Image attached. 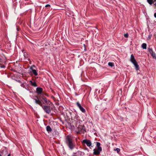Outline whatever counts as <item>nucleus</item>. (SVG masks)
<instances>
[{
	"label": "nucleus",
	"instance_id": "f03ea898",
	"mask_svg": "<svg viewBox=\"0 0 156 156\" xmlns=\"http://www.w3.org/2000/svg\"><path fill=\"white\" fill-rule=\"evenodd\" d=\"M41 107L45 112L48 114H50L51 112L50 106L49 105H42Z\"/></svg>",
	"mask_w": 156,
	"mask_h": 156
},
{
	"label": "nucleus",
	"instance_id": "a878e982",
	"mask_svg": "<svg viewBox=\"0 0 156 156\" xmlns=\"http://www.w3.org/2000/svg\"><path fill=\"white\" fill-rule=\"evenodd\" d=\"M50 6V5L49 4H47V5H45V7H49Z\"/></svg>",
	"mask_w": 156,
	"mask_h": 156
},
{
	"label": "nucleus",
	"instance_id": "4468645a",
	"mask_svg": "<svg viewBox=\"0 0 156 156\" xmlns=\"http://www.w3.org/2000/svg\"><path fill=\"white\" fill-rule=\"evenodd\" d=\"M80 127L82 128V133H84V132H86V129L84 125L82 126V127Z\"/></svg>",
	"mask_w": 156,
	"mask_h": 156
},
{
	"label": "nucleus",
	"instance_id": "473e14b6",
	"mask_svg": "<svg viewBox=\"0 0 156 156\" xmlns=\"http://www.w3.org/2000/svg\"><path fill=\"white\" fill-rule=\"evenodd\" d=\"M155 5H156V2L155 3Z\"/></svg>",
	"mask_w": 156,
	"mask_h": 156
},
{
	"label": "nucleus",
	"instance_id": "6ab92c4d",
	"mask_svg": "<svg viewBox=\"0 0 156 156\" xmlns=\"http://www.w3.org/2000/svg\"><path fill=\"white\" fill-rule=\"evenodd\" d=\"M51 102L49 100H47V102L45 103L48 105H50L51 104Z\"/></svg>",
	"mask_w": 156,
	"mask_h": 156
},
{
	"label": "nucleus",
	"instance_id": "a211bd4d",
	"mask_svg": "<svg viewBox=\"0 0 156 156\" xmlns=\"http://www.w3.org/2000/svg\"><path fill=\"white\" fill-rule=\"evenodd\" d=\"M101 144L99 142H96V146L98 148V147H100Z\"/></svg>",
	"mask_w": 156,
	"mask_h": 156
},
{
	"label": "nucleus",
	"instance_id": "72a5a7b5",
	"mask_svg": "<svg viewBox=\"0 0 156 156\" xmlns=\"http://www.w3.org/2000/svg\"><path fill=\"white\" fill-rule=\"evenodd\" d=\"M0 156H2V155L0 154Z\"/></svg>",
	"mask_w": 156,
	"mask_h": 156
},
{
	"label": "nucleus",
	"instance_id": "412c9836",
	"mask_svg": "<svg viewBox=\"0 0 156 156\" xmlns=\"http://www.w3.org/2000/svg\"><path fill=\"white\" fill-rule=\"evenodd\" d=\"M151 54L153 58H156L155 54L153 52Z\"/></svg>",
	"mask_w": 156,
	"mask_h": 156
},
{
	"label": "nucleus",
	"instance_id": "c756f323",
	"mask_svg": "<svg viewBox=\"0 0 156 156\" xmlns=\"http://www.w3.org/2000/svg\"><path fill=\"white\" fill-rule=\"evenodd\" d=\"M154 2L155 1L156 2V0H154Z\"/></svg>",
	"mask_w": 156,
	"mask_h": 156
},
{
	"label": "nucleus",
	"instance_id": "9b49d317",
	"mask_svg": "<svg viewBox=\"0 0 156 156\" xmlns=\"http://www.w3.org/2000/svg\"><path fill=\"white\" fill-rule=\"evenodd\" d=\"M82 125H79L77 127L78 129V132L79 133H82V128L80 127H82Z\"/></svg>",
	"mask_w": 156,
	"mask_h": 156
},
{
	"label": "nucleus",
	"instance_id": "39448f33",
	"mask_svg": "<svg viewBox=\"0 0 156 156\" xmlns=\"http://www.w3.org/2000/svg\"><path fill=\"white\" fill-rule=\"evenodd\" d=\"M33 99L36 104L39 105L41 107V105H42L41 102L37 96H36L34 98H33Z\"/></svg>",
	"mask_w": 156,
	"mask_h": 156
},
{
	"label": "nucleus",
	"instance_id": "dca6fc26",
	"mask_svg": "<svg viewBox=\"0 0 156 156\" xmlns=\"http://www.w3.org/2000/svg\"><path fill=\"white\" fill-rule=\"evenodd\" d=\"M148 2L150 5L152 4L154 2V0H147Z\"/></svg>",
	"mask_w": 156,
	"mask_h": 156
},
{
	"label": "nucleus",
	"instance_id": "cd10ccee",
	"mask_svg": "<svg viewBox=\"0 0 156 156\" xmlns=\"http://www.w3.org/2000/svg\"><path fill=\"white\" fill-rule=\"evenodd\" d=\"M7 156H11V154H9Z\"/></svg>",
	"mask_w": 156,
	"mask_h": 156
},
{
	"label": "nucleus",
	"instance_id": "c9c22d12",
	"mask_svg": "<svg viewBox=\"0 0 156 156\" xmlns=\"http://www.w3.org/2000/svg\"><path fill=\"white\" fill-rule=\"evenodd\" d=\"M73 156H75V155H73Z\"/></svg>",
	"mask_w": 156,
	"mask_h": 156
},
{
	"label": "nucleus",
	"instance_id": "f3484780",
	"mask_svg": "<svg viewBox=\"0 0 156 156\" xmlns=\"http://www.w3.org/2000/svg\"><path fill=\"white\" fill-rule=\"evenodd\" d=\"M42 99L44 101V103H46L47 102V99L46 97L43 96L42 97Z\"/></svg>",
	"mask_w": 156,
	"mask_h": 156
},
{
	"label": "nucleus",
	"instance_id": "b1692460",
	"mask_svg": "<svg viewBox=\"0 0 156 156\" xmlns=\"http://www.w3.org/2000/svg\"><path fill=\"white\" fill-rule=\"evenodd\" d=\"M124 36L125 37L127 38L129 36L128 34V33L125 34L124 35Z\"/></svg>",
	"mask_w": 156,
	"mask_h": 156
},
{
	"label": "nucleus",
	"instance_id": "7c9ffc66",
	"mask_svg": "<svg viewBox=\"0 0 156 156\" xmlns=\"http://www.w3.org/2000/svg\"><path fill=\"white\" fill-rule=\"evenodd\" d=\"M54 98V96H52V98Z\"/></svg>",
	"mask_w": 156,
	"mask_h": 156
},
{
	"label": "nucleus",
	"instance_id": "aec40b11",
	"mask_svg": "<svg viewBox=\"0 0 156 156\" xmlns=\"http://www.w3.org/2000/svg\"><path fill=\"white\" fill-rule=\"evenodd\" d=\"M108 65L109 66L112 67L114 66L113 63L112 62H109L108 63Z\"/></svg>",
	"mask_w": 156,
	"mask_h": 156
},
{
	"label": "nucleus",
	"instance_id": "4be33fe9",
	"mask_svg": "<svg viewBox=\"0 0 156 156\" xmlns=\"http://www.w3.org/2000/svg\"><path fill=\"white\" fill-rule=\"evenodd\" d=\"M148 50L151 54L153 52V51L152 49L149 48L148 49Z\"/></svg>",
	"mask_w": 156,
	"mask_h": 156
},
{
	"label": "nucleus",
	"instance_id": "1a4fd4ad",
	"mask_svg": "<svg viewBox=\"0 0 156 156\" xmlns=\"http://www.w3.org/2000/svg\"><path fill=\"white\" fill-rule=\"evenodd\" d=\"M28 81L29 82L31 86L34 87H36L37 86V85L35 82H33L31 80H29Z\"/></svg>",
	"mask_w": 156,
	"mask_h": 156
},
{
	"label": "nucleus",
	"instance_id": "0eeeda50",
	"mask_svg": "<svg viewBox=\"0 0 156 156\" xmlns=\"http://www.w3.org/2000/svg\"><path fill=\"white\" fill-rule=\"evenodd\" d=\"M76 105L77 107L79 108L80 110L83 113H85L86 112L85 109L82 107L80 104L79 102H76Z\"/></svg>",
	"mask_w": 156,
	"mask_h": 156
},
{
	"label": "nucleus",
	"instance_id": "9d476101",
	"mask_svg": "<svg viewBox=\"0 0 156 156\" xmlns=\"http://www.w3.org/2000/svg\"><path fill=\"white\" fill-rule=\"evenodd\" d=\"M30 69L31 70V72L33 73V74L35 76L38 75L37 71L35 69H33L32 67L30 68Z\"/></svg>",
	"mask_w": 156,
	"mask_h": 156
},
{
	"label": "nucleus",
	"instance_id": "f257e3e1",
	"mask_svg": "<svg viewBox=\"0 0 156 156\" xmlns=\"http://www.w3.org/2000/svg\"><path fill=\"white\" fill-rule=\"evenodd\" d=\"M65 142L70 150H72L75 148V143L71 136H67L66 138Z\"/></svg>",
	"mask_w": 156,
	"mask_h": 156
},
{
	"label": "nucleus",
	"instance_id": "5701e85b",
	"mask_svg": "<svg viewBox=\"0 0 156 156\" xmlns=\"http://www.w3.org/2000/svg\"><path fill=\"white\" fill-rule=\"evenodd\" d=\"M115 151H116L118 153L120 151V149L119 148H117L116 149H115Z\"/></svg>",
	"mask_w": 156,
	"mask_h": 156
},
{
	"label": "nucleus",
	"instance_id": "c85d7f7f",
	"mask_svg": "<svg viewBox=\"0 0 156 156\" xmlns=\"http://www.w3.org/2000/svg\"><path fill=\"white\" fill-rule=\"evenodd\" d=\"M137 70L138 69V66L137 65Z\"/></svg>",
	"mask_w": 156,
	"mask_h": 156
},
{
	"label": "nucleus",
	"instance_id": "2f4dec72",
	"mask_svg": "<svg viewBox=\"0 0 156 156\" xmlns=\"http://www.w3.org/2000/svg\"><path fill=\"white\" fill-rule=\"evenodd\" d=\"M2 67V68H4V66H3V67Z\"/></svg>",
	"mask_w": 156,
	"mask_h": 156
},
{
	"label": "nucleus",
	"instance_id": "f8f14e48",
	"mask_svg": "<svg viewBox=\"0 0 156 156\" xmlns=\"http://www.w3.org/2000/svg\"><path fill=\"white\" fill-rule=\"evenodd\" d=\"M23 55L24 56V58L25 59L26 58H28L29 57V55L28 54V53L27 52H24L23 53Z\"/></svg>",
	"mask_w": 156,
	"mask_h": 156
},
{
	"label": "nucleus",
	"instance_id": "bb28decb",
	"mask_svg": "<svg viewBox=\"0 0 156 156\" xmlns=\"http://www.w3.org/2000/svg\"><path fill=\"white\" fill-rule=\"evenodd\" d=\"M154 16L155 18H156V13L154 14Z\"/></svg>",
	"mask_w": 156,
	"mask_h": 156
},
{
	"label": "nucleus",
	"instance_id": "423d86ee",
	"mask_svg": "<svg viewBox=\"0 0 156 156\" xmlns=\"http://www.w3.org/2000/svg\"><path fill=\"white\" fill-rule=\"evenodd\" d=\"M94 152L93 154H94L96 155H99L100 152L102 151V148L101 147H98V148L97 150H95V149H94L93 150Z\"/></svg>",
	"mask_w": 156,
	"mask_h": 156
},
{
	"label": "nucleus",
	"instance_id": "20e7f679",
	"mask_svg": "<svg viewBox=\"0 0 156 156\" xmlns=\"http://www.w3.org/2000/svg\"><path fill=\"white\" fill-rule=\"evenodd\" d=\"M82 143L86 144L87 146L89 147H90V146L92 147V146H91V142L90 140L84 139L83 140Z\"/></svg>",
	"mask_w": 156,
	"mask_h": 156
},
{
	"label": "nucleus",
	"instance_id": "393cba45",
	"mask_svg": "<svg viewBox=\"0 0 156 156\" xmlns=\"http://www.w3.org/2000/svg\"><path fill=\"white\" fill-rule=\"evenodd\" d=\"M74 119L78 120L79 119V117L78 116H76L74 118Z\"/></svg>",
	"mask_w": 156,
	"mask_h": 156
},
{
	"label": "nucleus",
	"instance_id": "6e6552de",
	"mask_svg": "<svg viewBox=\"0 0 156 156\" xmlns=\"http://www.w3.org/2000/svg\"><path fill=\"white\" fill-rule=\"evenodd\" d=\"M37 93L38 94H41L42 92L43 89L41 87H38L36 89Z\"/></svg>",
	"mask_w": 156,
	"mask_h": 156
},
{
	"label": "nucleus",
	"instance_id": "7ed1b4c3",
	"mask_svg": "<svg viewBox=\"0 0 156 156\" xmlns=\"http://www.w3.org/2000/svg\"><path fill=\"white\" fill-rule=\"evenodd\" d=\"M130 60L131 62L134 65L135 69L136 70V61L133 54L131 55Z\"/></svg>",
	"mask_w": 156,
	"mask_h": 156
},
{
	"label": "nucleus",
	"instance_id": "2eb2a0df",
	"mask_svg": "<svg viewBox=\"0 0 156 156\" xmlns=\"http://www.w3.org/2000/svg\"><path fill=\"white\" fill-rule=\"evenodd\" d=\"M142 47L144 49H146L147 48V44L145 43H143L142 45Z\"/></svg>",
	"mask_w": 156,
	"mask_h": 156
},
{
	"label": "nucleus",
	"instance_id": "ddd939ff",
	"mask_svg": "<svg viewBox=\"0 0 156 156\" xmlns=\"http://www.w3.org/2000/svg\"><path fill=\"white\" fill-rule=\"evenodd\" d=\"M46 130L48 132H51L52 131V129L50 126H48L46 127Z\"/></svg>",
	"mask_w": 156,
	"mask_h": 156
},
{
	"label": "nucleus",
	"instance_id": "f704fd0d",
	"mask_svg": "<svg viewBox=\"0 0 156 156\" xmlns=\"http://www.w3.org/2000/svg\"><path fill=\"white\" fill-rule=\"evenodd\" d=\"M17 30L19 31V30L18 29H17Z\"/></svg>",
	"mask_w": 156,
	"mask_h": 156
}]
</instances>
